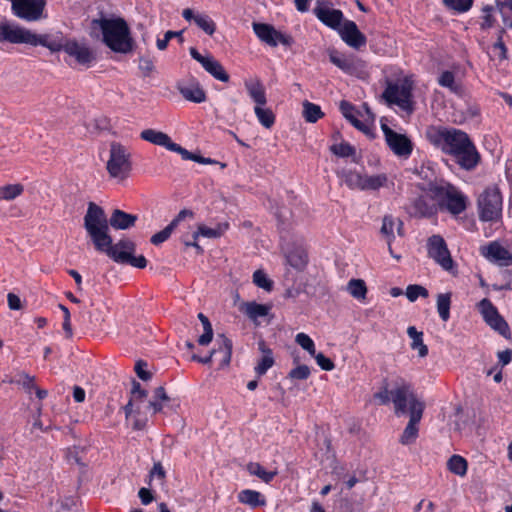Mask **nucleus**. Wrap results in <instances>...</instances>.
Here are the masks:
<instances>
[{"mask_svg": "<svg viewBox=\"0 0 512 512\" xmlns=\"http://www.w3.org/2000/svg\"><path fill=\"white\" fill-rule=\"evenodd\" d=\"M84 228L90 237L95 249L105 253L113 260L112 254H133L136 250L135 243L127 238L119 240L113 244L111 235L109 234L108 218L104 209L94 202L88 204L86 214L84 216Z\"/></svg>", "mask_w": 512, "mask_h": 512, "instance_id": "nucleus-1", "label": "nucleus"}, {"mask_svg": "<svg viewBox=\"0 0 512 512\" xmlns=\"http://www.w3.org/2000/svg\"><path fill=\"white\" fill-rule=\"evenodd\" d=\"M392 402L396 415L400 416L409 412L410 416L400 437V443L403 445L414 443L418 437V424L423 416L425 404L416 397L411 384L406 381H401L392 391Z\"/></svg>", "mask_w": 512, "mask_h": 512, "instance_id": "nucleus-2", "label": "nucleus"}, {"mask_svg": "<svg viewBox=\"0 0 512 512\" xmlns=\"http://www.w3.org/2000/svg\"><path fill=\"white\" fill-rule=\"evenodd\" d=\"M92 31L100 30L103 43L117 53H129L134 41L128 24L123 18L108 19L104 16L91 21Z\"/></svg>", "mask_w": 512, "mask_h": 512, "instance_id": "nucleus-3", "label": "nucleus"}, {"mask_svg": "<svg viewBox=\"0 0 512 512\" xmlns=\"http://www.w3.org/2000/svg\"><path fill=\"white\" fill-rule=\"evenodd\" d=\"M444 140L443 152L445 154L453 156L461 168L468 171L475 169L481 157L467 133L450 128L449 134Z\"/></svg>", "mask_w": 512, "mask_h": 512, "instance_id": "nucleus-4", "label": "nucleus"}, {"mask_svg": "<svg viewBox=\"0 0 512 512\" xmlns=\"http://www.w3.org/2000/svg\"><path fill=\"white\" fill-rule=\"evenodd\" d=\"M37 46L48 48L52 53L64 50L70 57L82 66L90 67L96 56L93 50L86 44L79 43L74 39H63L60 36L50 34H39Z\"/></svg>", "mask_w": 512, "mask_h": 512, "instance_id": "nucleus-5", "label": "nucleus"}, {"mask_svg": "<svg viewBox=\"0 0 512 512\" xmlns=\"http://www.w3.org/2000/svg\"><path fill=\"white\" fill-rule=\"evenodd\" d=\"M428 191L439 205L452 215H459L467 208V197L454 185L444 180L430 182Z\"/></svg>", "mask_w": 512, "mask_h": 512, "instance_id": "nucleus-6", "label": "nucleus"}, {"mask_svg": "<svg viewBox=\"0 0 512 512\" xmlns=\"http://www.w3.org/2000/svg\"><path fill=\"white\" fill-rule=\"evenodd\" d=\"M106 170L111 178L124 180L132 171V153L120 142L112 141L109 145V159Z\"/></svg>", "mask_w": 512, "mask_h": 512, "instance_id": "nucleus-7", "label": "nucleus"}, {"mask_svg": "<svg viewBox=\"0 0 512 512\" xmlns=\"http://www.w3.org/2000/svg\"><path fill=\"white\" fill-rule=\"evenodd\" d=\"M412 90V83L407 79L396 82L387 81V86L382 94V98L389 106L396 105L401 110L412 113Z\"/></svg>", "mask_w": 512, "mask_h": 512, "instance_id": "nucleus-8", "label": "nucleus"}, {"mask_svg": "<svg viewBox=\"0 0 512 512\" xmlns=\"http://www.w3.org/2000/svg\"><path fill=\"white\" fill-rule=\"evenodd\" d=\"M478 213L481 221L495 222L502 216V195L497 186L487 187L478 197Z\"/></svg>", "mask_w": 512, "mask_h": 512, "instance_id": "nucleus-9", "label": "nucleus"}, {"mask_svg": "<svg viewBox=\"0 0 512 512\" xmlns=\"http://www.w3.org/2000/svg\"><path fill=\"white\" fill-rule=\"evenodd\" d=\"M37 33L8 21L0 22V43L26 44L37 46Z\"/></svg>", "mask_w": 512, "mask_h": 512, "instance_id": "nucleus-10", "label": "nucleus"}, {"mask_svg": "<svg viewBox=\"0 0 512 512\" xmlns=\"http://www.w3.org/2000/svg\"><path fill=\"white\" fill-rule=\"evenodd\" d=\"M427 253L445 271L452 272L454 261L446 241L441 235L434 234L427 239Z\"/></svg>", "mask_w": 512, "mask_h": 512, "instance_id": "nucleus-11", "label": "nucleus"}, {"mask_svg": "<svg viewBox=\"0 0 512 512\" xmlns=\"http://www.w3.org/2000/svg\"><path fill=\"white\" fill-rule=\"evenodd\" d=\"M477 308L487 325H489L493 330L497 331L503 337L507 339L511 337V331L508 323L499 314L497 308L489 299H482L477 304Z\"/></svg>", "mask_w": 512, "mask_h": 512, "instance_id": "nucleus-12", "label": "nucleus"}, {"mask_svg": "<svg viewBox=\"0 0 512 512\" xmlns=\"http://www.w3.org/2000/svg\"><path fill=\"white\" fill-rule=\"evenodd\" d=\"M381 130L387 146L396 156L408 158L411 155L413 143L405 134L397 133L385 123H381Z\"/></svg>", "mask_w": 512, "mask_h": 512, "instance_id": "nucleus-13", "label": "nucleus"}, {"mask_svg": "<svg viewBox=\"0 0 512 512\" xmlns=\"http://www.w3.org/2000/svg\"><path fill=\"white\" fill-rule=\"evenodd\" d=\"M480 253L489 262L500 267H508L512 265V253L497 241L481 246Z\"/></svg>", "mask_w": 512, "mask_h": 512, "instance_id": "nucleus-14", "label": "nucleus"}, {"mask_svg": "<svg viewBox=\"0 0 512 512\" xmlns=\"http://www.w3.org/2000/svg\"><path fill=\"white\" fill-rule=\"evenodd\" d=\"M342 40L354 49H360L366 42V36L358 29L356 23L351 20L343 22L339 29Z\"/></svg>", "mask_w": 512, "mask_h": 512, "instance_id": "nucleus-15", "label": "nucleus"}, {"mask_svg": "<svg viewBox=\"0 0 512 512\" xmlns=\"http://www.w3.org/2000/svg\"><path fill=\"white\" fill-rule=\"evenodd\" d=\"M437 211L436 204L426 196L415 198L408 209L409 214L416 218H430L436 215Z\"/></svg>", "mask_w": 512, "mask_h": 512, "instance_id": "nucleus-16", "label": "nucleus"}, {"mask_svg": "<svg viewBox=\"0 0 512 512\" xmlns=\"http://www.w3.org/2000/svg\"><path fill=\"white\" fill-rule=\"evenodd\" d=\"M193 216V211L189 209L181 210L178 215L170 222V224H168L163 230L157 232L151 237V243L154 245H159L165 242L182 220H184L186 217L192 218Z\"/></svg>", "mask_w": 512, "mask_h": 512, "instance_id": "nucleus-17", "label": "nucleus"}, {"mask_svg": "<svg viewBox=\"0 0 512 512\" xmlns=\"http://www.w3.org/2000/svg\"><path fill=\"white\" fill-rule=\"evenodd\" d=\"M285 257L287 263L296 270L302 271L307 266L308 255L302 245H293L291 248H286Z\"/></svg>", "mask_w": 512, "mask_h": 512, "instance_id": "nucleus-18", "label": "nucleus"}, {"mask_svg": "<svg viewBox=\"0 0 512 512\" xmlns=\"http://www.w3.org/2000/svg\"><path fill=\"white\" fill-rule=\"evenodd\" d=\"M244 87L250 98L256 104L255 106L266 105L267 97L265 87L259 78L245 79Z\"/></svg>", "mask_w": 512, "mask_h": 512, "instance_id": "nucleus-19", "label": "nucleus"}, {"mask_svg": "<svg viewBox=\"0 0 512 512\" xmlns=\"http://www.w3.org/2000/svg\"><path fill=\"white\" fill-rule=\"evenodd\" d=\"M217 348L212 349L216 352L215 359H219V368H224L230 364L232 356V341L224 334H219L216 339Z\"/></svg>", "mask_w": 512, "mask_h": 512, "instance_id": "nucleus-20", "label": "nucleus"}, {"mask_svg": "<svg viewBox=\"0 0 512 512\" xmlns=\"http://www.w3.org/2000/svg\"><path fill=\"white\" fill-rule=\"evenodd\" d=\"M136 221V215L126 213L120 209H115L108 219V226L110 225L117 230H126L133 227Z\"/></svg>", "mask_w": 512, "mask_h": 512, "instance_id": "nucleus-21", "label": "nucleus"}, {"mask_svg": "<svg viewBox=\"0 0 512 512\" xmlns=\"http://www.w3.org/2000/svg\"><path fill=\"white\" fill-rule=\"evenodd\" d=\"M315 14L318 19L323 22L325 25L333 28L340 29L341 22L343 20V13L338 9H329V8H317L315 9Z\"/></svg>", "mask_w": 512, "mask_h": 512, "instance_id": "nucleus-22", "label": "nucleus"}, {"mask_svg": "<svg viewBox=\"0 0 512 512\" xmlns=\"http://www.w3.org/2000/svg\"><path fill=\"white\" fill-rule=\"evenodd\" d=\"M180 94L188 101L202 103L206 100V93L198 82H191L178 87Z\"/></svg>", "mask_w": 512, "mask_h": 512, "instance_id": "nucleus-23", "label": "nucleus"}, {"mask_svg": "<svg viewBox=\"0 0 512 512\" xmlns=\"http://www.w3.org/2000/svg\"><path fill=\"white\" fill-rule=\"evenodd\" d=\"M328 55L331 63L346 73H353L356 63L353 57L346 56L335 49H329Z\"/></svg>", "mask_w": 512, "mask_h": 512, "instance_id": "nucleus-24", "label": "nucleus"}, {"mask_svg": "<svg viewBox=\"0 0 512 512\" xmlns=\"http://www.w3.org/2000/svg\"><path fill=\"white\" fill-rule=\"evenodd\" d=\"M252 26L255 34L262 42L271 47L277 46V30L272 25L254 22Z\"/></svg>", "mask_w": 512, "mask_h": 512, "instance_id": "nucleus-25", "label": "nucleus"}, {"mask_svg": "<svg viewBox=\"0 0 512 512\" xmlns=\"http://www.w3.org/2000/svg\"><path fill=\"white\" fill-rule=\"evenodd\" d=\"M238 501L248 505L251 508H257L266 505V498L256 490L245 489L239 492Z\"/></svg>", "mask_w": 512, "mask_h": 512, "instance_id": "nucleus-26", "label": "nucleus"}, {"mask_svg": "<svg viewBox=\"0 0 512 512\" xmlns=\"http://www.w3.org/2000/svg\"><path fill=\"white\" fill-rule=\"evenodd\" d=\"M141 139L154 145L163 146L169 150L172 144L171 138L164 132L154 129H145L140 133Z\"/></svg>", "mask_w": 512, "mask_h": 512, "instance_id": "nucleus-27", "label": "nucleus"}, {"mask_svg": "<svg viewBox=\"0 0 512 512\" xmlns=\"http://www.w3.org/2000/svg\"><path fill=\"white\" fill-rule=\"evenodd\" d=\"M340 110L343 116L358 130L361 132L368 134L370 132V128L365 123L361 122L355 115V107L343 100L340 102Z\"/></svg>", "mask_w": 512, "mask_h": 512, "instance_id": "nucleus-28", "label": "nucleus"}, {"mask_svg": "<svg viewBox=\"0 0 512 512\" xmlns=\"http://www.w3.org/2000/svg\"><path fill=\"white\" fill-rule=\"evenodd\" d=\"M169 401L170 397L166 393L165 388L162 386L157 387L153 391V396L148 402L147 409H150L152 414L159 413Z\"/></svg>", "mask_w": 512, "mask_h": 512, "instance_id": "nucleus-29", "label": "nucleus"}, {"mask_svg": "<svg viewBox=\"0 0 512 512\" xmlns=\"http://www.w3.org/2000/svg\"><path fill=\"white\" fill-rule=\"evenodd\" d=\"M258 345L263 355L255 367V372L258 376H262L274 365V358L272 350L266 346L264 341H260Z\"/></svg>", "mask_w": 512, "mask_h": 512, "instance_id": "nucleus-30", "label": "nucleus"}, {"mask_svg": "<svg viewBox=\"0 0 512 512\" xmlns=\"http://www.w3.org/2000/svg\"><path fill=\"white\" fill-rule=\"evenodd\" d=\"M270 306L259 304L255 301L243 303L241 311L252 321H256L259 317H265L270 311Z\"/></svg>", "mask_w": 512, "mask_h": 512, "instance_id": "nucleus-31", "label": "nucleus"}, {"mask_svg": "<svg viewBox=\"0 0 512 512\" xmlns=\"http://www.w3.org/2000/svg\"><path fill=\"white\" fill-rule=\"evenodd\" d=\"M134 402H136L135 400H133L132 398L129 400V402L124 406V412H125V416H126V419H129L130 417L133 416L134 418V421H133V424H132V428L134 430H143L146 425H147V417H142L141 416V412H140V408L137 407L135 410H134Z\"/></svg>", "mask_w": 512, "mask_h": 512, "instance_id": "nucleus-32", "label": "nucleus"}, {"mask_svg": "<svg viewBox=\"0 0 512 512\" xmlns=\"http://www.w3.org/2000/svg\"><path fill=\"white\" fill-rule=\"evenodd\" d=\"M203 68L211 74L214 78L221 82L229 81V74L225 71L222 64L214 59L213 57H208V59L203 63Z\"/></svg>", "mask_w": 512, "mask_h": 512, "instance_id": "nucleus-33", "label": "nucleus"}, {"mask_svg": "<svg viewBox=\"0 0 512 512\" xmlns=\"http://www.w3.org/2000/svg\"><path fill=\"white\" fill-rule=\"evenodd\" d=\"M337 175L350 189L362 190L364 175L361 173L350 169H342L341 171L337 172Z\"/></svg>", "mask_w": 512, "mask_h": 512, "instance_id": "nucleus-34", "label": "nucleus"}, {"mask_svg": "<svg viewBox=\"0 0 512 512\" xmlns=\"http://www.w3.org/2000/svg\"><path fill=\"white\" fill-rule=\"evenodd\" d=\"M395 225H396V219L392 215H385L383 217L380 233L387 239V244H388L390 254L393 257H395L396 259H399L400 257L394 255L393 250H392V241L394 240Z\"/></svg>", "mask_w": 512, "mask_h": 512, "instance_id": "nucleus-35", "label": "nucleus"}, {"mask_svg": "<svg viewBox=\"0 0 512 512\" xmlns=\"http://www.w3.org/2000/svg\"><path fill=\"white\" fill-rule=\"evenodd\" d=\"M228 223L219 224L216 228H209L205 225H199L198 230L192 234V238L197 240L198 237L204 236L207 238H218L228 229Z\"/></svg>", "mask_w": 512, "mask_h": 512, "instance_id": "nucleus-36", "label": "nucleus"}, {"mask_svg": "<svg viewBox=\"0 0 512 512\" xmlns=\"http://www.w3.org/2000/svg\"><path fill=\"white\" fill-rule=\"evenodd\" d=\"M112 256H113V261H115L116 263H119V264H129L133 267L140 268V269L145 268L147 265V260L143 255L134 256L133 254L129 255V254L120 253L117 255L112 254Z\"/></svg>", "mask_w": 512, "mask_h": 512, "instance_id": "nucleus-37", "label": "nucleus"}, {"mask_svg": "<svg viewBox=\"0 0 512 512\" xmlns=\"http://www.w3.org/2000/svg\"><path fill=\"white\" fill-rule=\"evenodd\" d=\"M447 468L451 473L463 477L467 473L468 463L462 456L453 455L447 461Z\"/></svg>", "mask_w": 512, "mask_h": 512, "instance_id": "nucleus-38", "label": "nucleus"}, {"mask_svg": "<svg viewBox=\"0 0 512 512\" xmlns=\"http://www.w3.org/2000/svg\"><path fill=\"white\" fill-rule=\"evenodd\" d=\"M451 296L450 292L441 293L437 296V311L439 317L444 321H448L450 318V307H451Z\"/></svg>", "mask_w": 512, "mask_h": 512, "instance_id": "nucleus-39", "label": "nucleus"}, {"mask_svg": "<svg viewBox=\"0 0 512 512\" xmlns=\"http://www.w3.org/2000/svg\"><path fill=\"white\" fill-rule=\"evenodd\" d=\"M247 471L254 476H257L265 483H270L277 475V471H266L262 465L256 462H251L247 465Z\"/></svg>", "mask_w": 512, "mask_h": 512, "instance_id": "nucleus-40", "label": "nucleus"}, {"mask_svg": "<svg viewBox=\"0 0 512 512\" xmlns=\"http://www.w3.org/2000/svg\"><path fill=\"white\" fill-rule=\"evenodd\" d=\"M24 186L20 183L7 184L0 187V200L12 201L22 195Z\"/></svg>", "mask_w": 512, "mask_h": 512, "instance_id": "nucleus-41", "label": "nucleus"}, {"mask_svg": "<svg viewBox=\"0 0 512 512\" xmlns=\"http://www.w3.org/2000/svg\"><path fill=\"white\" fill-rule=\"evenodd\" d=\"M265 105H259L254 107L255 115L258 121L265 128H271L275 123V115L269 108H264Z\"/></svg>", "mask_w": 512, "mask_h": 512, "instance_id": "nucleus-42", "label": "nucleus"}, {"mask_svg": "<svg viewBox=\"0 0 512 512\" xmlns=\"http://www.w3.org/2000/svg\"><path fill=\"white\" fill-rule=\"evenodd\" d=\"M330 150L333 154L339 157H352V161L355 163L359 162V159L356 157L355 148L347 142H342L340 144H334L330 147Z\"/></svg>", "mask_w": 512, "mask_h": 512, "instance_id": "nucleus-43", "label": "nucleus"}, {"mask_svg": "<svg viewBox=\"0 0 512 512\" xmlns=\"http://www.w3.org/2000/svg\"><path fill=\"white\" fill-rule=\"evenodd\" d=\"M442 3L448 10L462 14L472 8L474 0H442Z\"/></svg>", "mask_w": 512, "mask_h": 512, "instance_id": "nucleus-44", "label": "nucleus"}, {"mask_svg": "<svg viewBox=\"0 0 512 512\" xmlns=\"http://www.w3.org/2000/svg\"><path fill=\"white\" fill-rule=\"evenodd\" d=\"M324 116L321 108L309 101L303 103V117L307 122L315 123Z\"/></svg>", "mask_w": 512, "mask_h": 512, "instance_id": "nucleus-45", "label": "nucleus"}, {"mask_svg": "<svg viewBox=\"0 0 512 512\" xmlns=\"http://www.w3.org/2000/svg\"><path fill=\"white\" fill-rule=\"evenodd\" d=\"M198 319L203 325L204 333L199 336L198 343L201 346H207L213 339V328L212 324L209 321L208 317L203 313L198 314Z\"/></svg>", "mask_w": 512, "mask_h": 512, "instance_id": "nucleus-46", "label": "nucleus"}, {"mask_svg": "<svg viewBox=\"0 0 512 512\" xmlns=\"http://www.w3.org/2000/svg\"><path fill=\"white\" fill-rule=\"evenodd\" d=\"M387 182L386 174H378L363 177V187L362 190H377L380 187H383Z\"/></svg>", "mask_w": 512, "mask_h": 512, "instance_id": "nucleus-47", "label": "nucleus"}, {"mask_svg": "<svg viewBox=\"0 0 512 512\" xmlns=\"http://www.w3.org/2000/svg\"><path fill=\"white\" fill-rule=\"evenodd\" d=\"M347 290L356 299H365L367 287L362 279H351L348 282Z\"/></svg>", "mask_w": 512, "mask_h": 512, "instance_id": "nucleus-48", "label": "nucleus"}, {"mask_svg": "<svg viewBox=\"0 0 512 512\" xmlns=\"http://www.w3.org/2000/svg\"><path fill=\"white\" fill-rule=\"evenodd\" d=\"M253 283L259 287L264 289L267 292L272 291L274 282L267 276V274L263 270H256L253 273Z\"/></svg>", "mask_w": 512, "mask_h": 512, "instance_id": "nucleus-49", "label": "nucleus"}, {"mask_svg": "<svg viewBox=\"0 0 512 512\" xmlns=\"http://www.w3.org/2000/svg\"><path fill=\"white\" fill-rule=\"evenodd\" d=\"M195 24L208 35H213L216 31L215 22L206 14H196Z\"/></svg>", "mask_w": 512, "mask_h": 512, "instance_id": "nucleus-50", "label": "nucleus"}, {"mask_svg": "<svg viewBox=\"0 0 512 512\" xmlns=\"http://www.w3.org/2000/svg\"><path fill=\"white\" fill-rule=\"evenodd\" d=\"M449 130H450V128L431 129L428 132V137L434 145L440 147L441 150L443 151L444 147H445L444 138H446L448 136Z\"/></svg>", "mask_w": 512, "mask_h": 512, "instance_id": "nucleus-51", "label": "nucleus"}, {"mask_svg": "<svg viewBox=\"0 0 512 512\" xmlns=\"http://www.w3.org/2000/svg\"><path fill=\"white\" fill-rule=\"evenodd\" d=\"M496 6L502 16L503 23L506 25L512 20V0H497Z\"/></svg>", "mask_w": 512, "mask_h": 512, "instance_id": "nucleus-52", "label": "nucleus"}, {"mask_svg": "<svg viewBox=\"0 0 512 512\" xmlns=\"http://www.w3.org/2000/svg\"><path fill=\"white\" fill-rule=\"evenodd\" d=\"M401 381H404L403 379H400L399 381L395 382V386L393 389L389 390L388 385L385 384V386L378 392L374 394V399L378 400L380 405H386L390 401H392V391L397 387Z\"/></svg>", "mask_w": 512, "mask_h": 512, "instance_id": "nucleus-53", "label": "nucleus"}, {"mask_svg": "<svg viewBox=\"0 0 512 512\" xmlns=\"http://www.w3.org/2000/svg\"><path fill=\"white\" fill-rule=\"evenodd\" d=\"M295 342L306 350L311 356L316 352L313 340L305 333H298Z\"/></svg>", "mask_w": 512, "mask_h": 512, "instance_id": "nucleus-54", "label": "nucleus"}, {"mask_svg": "<svg viewBox=\"0 0 512 512\" xmlns=\"http://www.w3.org/2000/svg\"><path fill=\"white\" fill-rule=\"evenodd\" d=\"M406 296L409 301L414 302L419 296L428 297V290L420 285H409L406 289Z\"/></svg>", "mask_w": 512, "mask_h": 512, "instance_id": "nucleus-55", "label": "nucleus"}, {"mask_svg": "<svg viewBox=\"0 0 512 512\" xmlns=\"http://www.w3.org/2000/svg\"><path fill=\"white\" fill-rule=\"evenodd\" d=\"M439 84L443 87L449 88L451 91L457 90V85L455 84V77L453 72L444 71L438 80Z\"/></svg>", "mask_w": 512, "mask_h": 512, "instance_id": "nucleus-56", "label": "nucleus"}, {"mask_svg": "<svg viewBox=\"0 0 512 512\" xmlns=\"http://www.w3.org/2000/svg\"><path fill=\"white\" fill-rule=\"evenodd\" d=\"M310 368L307 365H298L289 372V378L306 380L310 376Z\"/></svg>", "mask_w": 512, "mask_h": 512, "instance_id": "nucleus-57", "label": "nucleus"}, {"mask_svg": "<svg viewBox=\"0 0 512 512\" xmlns=\"http://www.w3.org/2000/svg\"><path fill=\"white\" fill-rule=\"evenodd\" d=\"M312 357L315 358L317 364L321 367V369L325 371H331L334 369L335 365L330 358H327L323 353H314Z\"/></svg>", "mask_w": 512, "mask_h": 512, "instance_id": "nucleus-58", "label": "nucleus"}, {"mask_svg": "<svg viewBox=\"0 0 512 512\" xmlns=\"http://www.w3.org/2000/svg\"><path fill=\"white\" fill-rule=\"evenodd\" d=\"M493 51L500 61L507 59V47L501 37H497V41L493 44Z\"/></svg>", "mask_w": 512, "mask_h": 512, "instance_id": "nucleus-59", "label": "nucleus"}, {"mask_svg": "<svg viewBox=\"0 0 512 512\" xmlns=\"http://www.w3.org/2000/svg\"><path fill=\"white\" fill-rule=\"evenodd\" d=\"M132 399L136 402H142L147 397V391L141 388V385L137 381H133L132 383Z\"/></svg>", "mask_w": 512, "mask_h": 512, "instance_id": "nucleus-60", "label": "nucleus"}, {"mask_svg": "<svg viewBox=\"0 0 512 512\" xmlns=\"http://www.w3.org/2000/svg\"><path fill=\"white\" fill-rule=\"evenodd\" d=\"M169 150L179 153L183 160H192L193 161V158H195V155H196L192 152H189L188 150H186L185 148H183L182 146H180L179 144L174 143V142H172V144L170 145Z\"/></svg>", "mask_w": 512, "mask_h": 512, "instance_id": "nucleus-61", "label": "nucleus"}, {"mask_svg": "<svg viewBox=\"0 0 512 512\" xmlns=\"http://www.w3.org/2000/svg\"><path fill=\"white\" fill-rule=\"evenodd\" d=\"M147 366V363L142 361V360H139L136 362V365H135V372L137 374V376L141 379V380H144V381H147L151 378V373L147 372L144 367Z\"/></svg>", "mask_w": 512, "mask_h": 512, "instance_id": "nucleus-62", "label": "nucleus"}, {"mask_svg": "<svg viewBox=\"0 0 512 512\" xmlns=\"http://www.w3.org/2000/svg\"><path fill=\"white\" fill-rule=\"evenodd\" d=\"M139 68L143 72L144 76H149L154 70V63L151 59L140 58Z\"/></svg>", "mask_w": 512, "mask_h": 512, "instance_id": "nucleus-63", "label": "nucleus"}, {"mask_svg": "<svg viewBox=\"0 0 512 512\" xmlns=\"http://www.w3.org/2000/svg\"><path fill=\"white\" fill-rule=\"evenodd\" d=\"M412 349H417L420 357H425L428 354V347L424 344L423 339H414L411 343Z\"/></svg>", "mask_w": 512, "mask_h": 512, "instance_id": "nucleus-64", "label": "nucleus"}]
</instances>
